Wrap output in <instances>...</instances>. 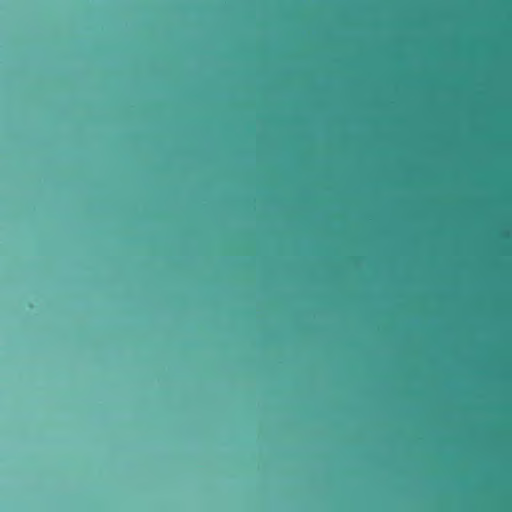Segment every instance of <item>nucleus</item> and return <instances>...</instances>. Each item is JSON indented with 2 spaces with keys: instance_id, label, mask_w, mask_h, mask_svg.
<instances>
[{
  "instance_id": "nucleus-2",
  "label": "nucleus",
  "mask_w": 512,
  "mask_h": 512,
  "mask_svg": "<svg viewBox=\"0 0 512 512\" xmlns=\"http://www.w3.org/2000/svg\"><path fill=\"white\" fill-rule=\"evenodd\" d=\"M427 290H417L418 293V299L421 296V292H426ZM443 292H462L463 290H442Z\"/></svg>"
},
{
  "instance_id": "nucleus-1",
  "label": "nucleus",
  "mask_w": 512,
  "mask_h": 512,
  "mask_svg": "<svg viewBox=\"0 0 512 512\" xmlns=\"http://www.w3.org/2000/svg\"><path fill=\"white\" fill-rule=\"evenodd\" d=\"M408 251H409V458L413 491L416 457V90H408Z\"/></svg>"
}]
</instances>
